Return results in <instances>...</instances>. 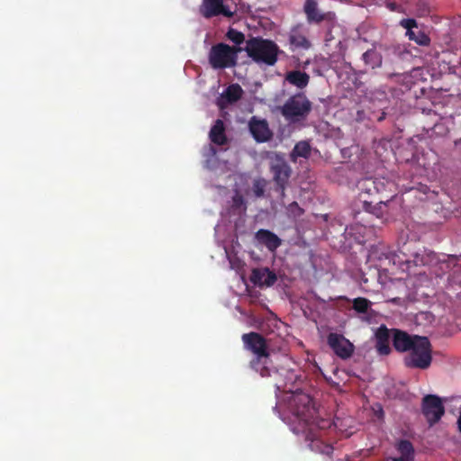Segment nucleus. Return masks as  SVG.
<instances>
[{
    "instance_id": "nucleus-36",
    "label": "nucleus",
    "mask_w": 461,
    "mask_h": 461,
    "mask_svg": "<svg viewBox=\"0 0 461 461\" xmlns=\"http://www.w3.org/2000/svg\"><path fill=\"white\" fill-rule=\"evenodd\" d=\"M290 208H297L298 210H301V208L299 207L298 203L296 202H293L291 204H290Z\"/></svg>"
},
{
    "instance_id": "nucleus-15",
    "label": "nucleus",
    "mask_w": 461,
    "mask_h": 461,
    "mask_svg": "<svg viewBox=\"0 0 461 461\" xmlns=\"http://www.w3.org/2000/svg\"><path fill=\"white\" fill-rule=\"evenodd\" d=\"M249 127L250 133L258 142H265L272 136L266 120H259L253 116L249 122Z\"/></svg>"
},
{
    "instance_id": "nucleus-31",
    "label": "nucleus",
    "mask_w": 461,
    "mask_h": 461,
    "mask_svg": "<svg viewBox=\"0 0 461 461\" xmlns=\"http://www.w3.org/2000/svg\"><path fill=\"white\" fill-rule=\"evenodd\" d=\"M311 447L312 449L318 450L322 454L330 456L333 452V447L329 444H324L320 440H312L311 443Z\"/></svg>"
},
{
    "instance_id": "nucleus-35",
    "label": "nucleus",
    "mask_w": 461,
    "mask_h": 461,
    "mask_svg": "<svg viewBox=\"0 0 461 461\" xmlns=\"http://www.w3.org/2000/svg\"><path fill=\"white\" fill-rule=\"evenodd\" d=\"M393 461H414V459L401 456L399 457L393 458Z\"/></svg>"
},
{
    "instance_id": "nucleus-9",
    "label": "nucleus",
    "mask_w": 461,
    "mask_h": 461,
    "mask_svg": "<svg viewBox=\"0 0 461 461\" xmlns=\"http://www.w3.org/2000/svg\"><path fill=\"white\" fill-rule=\"evenodd\" d=\"M199 13L205 19L219 15L232 18L235 14L228 5H224V0H203L199 6Z\"/></svg>"
},
{
    "instance_id": "nucleus-2",
    "label": "nucleus",
    "mask_w": 461,
    "mask_h": 461,
    "mask_svg": "<svg viewBox=\"0 0 461 461\" xmlns=\"http://www.w3.org/2000/svg\"><path fill=\"white\" fill-rule=\"evenodd\" d=\"M243 50L256 63H264L268 66H274L276 63L279 53L278 46L274 41L259 37L248 40Z\"/></svg>"
},
{
    "instance_id": "nucleus-8",
    "label": "nucleus",
    "mask_w": 461,
    "mask_h": 461,
    "mask_svg": "<svg viewBox=\"0 0 461 461\" xmlns=\"http://www.w3.org/2000/svg\"><path fill=\"white\" fill-rule=\"evenodd\" d=\"M421 411L429 426H433L444 415L445 407L438 395L427 394L422 399Z\"/></svg>"
},
{
    "instance_id": "nucleus-37",
    "label": "nucleus",
    "mask_w": 461,
    "mask_h": 461,
    "mask_svg": "<svg viewBox=\"0 0 461 461\" xmlns=\"http://www.w3.org/2000/svg\"><path fill=\"white\" fill-rule=\"evenodd\" d=\"M457 427H458V430L461 432V412L457 419Z\"/></svg>"
},
{
    "instance_id": "nucleus-13",
    "label": "nucleus",
    "mask_w": 461,
    "mask_h": 461,
    "mask_svg": "<svg viewBox=\"0 0 461 461\" xmlns=\"http://www.w3.org/2000/svg\"><path fill=\"white\" fill-rule=\"evenodd\" d=\"M249 279L254 285L269 287L276 282L277 276L268 267H258L252 269Z\"/></svg>"
},
{
    "instance_id": "nucleus-1",
    "label": "nucleus",
    "mask_w": 461,
    "mask_h": 461,
    "mask_svg": "<svg viewBox=\"0 0 461 461\" xmlns=\"http://www.w3.org/2000/svg\"><path fill=\"white\" fill-rule=\"evenodd\" d=\"M242 341L245 348L255 354L249 364L253 370L262 377H269L277 373V368L273 365L267 352V341L261 334L254 331L245 333L242 335Z\"/></svg>"
},
{
    "instance_id": "nucleus-19",
    "label": "nucleus",
    "mask_w": 461,
    "mask_h": 461,
    "mask_svg": "<svg viewBox=\"0 0 461 461\" xmlns=\"http://www.w3.org/2000/svg\"><path fill=\"white\" fill-rule=\"evenodd\" d=\"M210 140L216 145L221 146L227 143L224 122L217 119L210 131Z\"/></svg>"
},
{
    "instance_id": "nucleus-4",
    "label": "nucleus",
    "mask_w": 461,
    "mask_h": 461,
    "mask_svg": "<svg viewBox=\"0 0 461 461\" xmlns=\"http://www.w3.org/2000/svg\"><path fill=\"white\" fill-rule=\"evenodd\" d=\"M279 109L287 122L294 123L306 120L312 104L303 93H297L290 96Z\"/></svg>"
},
{
    "instance_id": "nucleus-21",
    "label": "nucleus",
    "mask_w": 461,
    "mask_h": 461,
    "mask_svg": "<svg viewBox=\"0 0 461 461\" xmlns=\"http://www.w3.org/2000/svg\"><path fill=\"white\" fill-rule=\"evenodd\" d=\"M289 43L292 47V50L296 49L308 50L312 46L306 36L298 30H292L289 35Z\"/></svg>"
},
{
    "instance_id": "nucleus-23",
    "label": "nucleus",
    "mask_w": 461,
    "mask_h": 461,
    "mask_svg": "<svg viewBox=\"0 0 461 461\" xmlns=\"http://www.w3.org/2000/svg\"><path fill=\"white\" fill-rule=\"evenodd\" d=\"M363 208L366 212H368L375 215L377 218H382L384 214L386 212L387 203L382 201H363Z\"/></svg>"
},
{
    "instance_id": "nucleus-34",
    "label": "nucleus",
    "mask_w": 461,
    "mask_h": 461,
    "mask_svg": "<svg viewBox=\"0 0 461 461\" xmlns=\"http://www.w3.org/2000/svg\"><path fill=\"white\" fill-rule=\"evenodd\" d=\"M314 424H315V422H314V423H312V424H311V425L306 426V425L303 422V428H302V429H301V432L305 433V432H306L307 428H308V429H311V426H312V425H314ZM294 431L295 433H299V432H300V430H299V429H298V430L294 429Z\"/></svg>"
},
{
    "instance_id": "nucleus-20",
    "label": "nucleus",
    "mask_w": 461,
    "mask_h": 461,
    "mask_svg": "<svg viewBox=\"0 0 461 461\" xmlns=\"http://www.w3.org/2000/svg\"><path fill=\"white\" fill-rule=\"evenodd\" d=\"M285 80L297 88H305L310 81V76L301 70H292L286 73Z\"/></svg>"
},
{
    "instance_id": "nucleus-29",
    "label": "nucleus",
    "mask_w": 461,
    "mask_h": 461,
    "mask_svg": "<svg viewBox=\"0 0 461 461\" xmlns=\"http://www.w3.org/2000/svg\"><path fill=\"white\" fill-rule=\"evenodd\" d=\"M267 185V182L264 178H257L252 184V192L257 198H261L265 195V191Z\"/></svg>"
},
{
    "instance_id": "nucleus-26",
    "label": "nucleus",
    "mask_w": 461,
    "mask_h": 461,
    "mask_svg": "<svg viewBox=\"0 0 461 461\" xmlns=\"http://www.w3.org/2000/svg\"><path fill=\"white\" fill-rule=\"evenodd\" d=\"M422 257H428L426 249L415 252L411 255V258L405 260L407 270L411 271V268L414 267H421Z\"/></svg>"
},
{
    "instance_id": "nucleus-25",
    "label": "nucleus",
    "mask_w": 461,
    "mask_h": 461,
    "mask_svg": "<svg viewBox=\"0 0 461 461\" xmlns=\"http://www.w3.org/2000/svg\"><path fill=\"white\" fill-rule=\"evenodd\" d=\"M243 94V90L239 84H232L229 86L224 91L223 97L228 103L233 104L239 101Z\"/></svg>"
},
{
    "instance_id": "nucleus-18",
    "label": "nucleus",
    "mask_w": 461,
    "mask_h": 461,
    "mask_svg": "<svg viewBox=\"0 0 461 461\" xmlns=\"http://www.w3.org/2000/svg\"><path fill=\"white\" fill-rule=\"evenodd\" d=\"M256 239L271 251H275L281 245V240L275 233L267 230L261 229L258 230Z\"/></svg>"
},
{
    "instance_id": "nucleus-10",
    "label": "nucleus",
    "mask_w": 461,
    "mask_h": 461,
    "mask_svg": "<svg viewBox=\"0 0 461 461\" xmlns=\"http://www.w3.org/2000/svg\"><path fill=\"white\" fill-rule=\"evenodd\" d=\"M327 343L335 355L341 359H348L354 353V345L342 334L330 332L327 337Z\"/></svg>"
},
{
    "instance_id": "nucleus-11",
    "label": "nucleus",
    "mask_w": 461,
    "mask_h": 461,
    "mask_svg": "<svg viewBox=\"0 0 461 461\" xmlns=\"http://www.w3.org/2000/svg\"><path fill=\"white\" fill-rule=\"evenodd\" d=\"M303 12L306 15L308 23H321L323 21H330L334 18L331 12L321 13L318 8V0H305L303 5Z\"/></svg>"
},
{
    "instance_id": "nucleus-6",
    "label": "nucleus",
    "mask_w": 461,
    "mask_h": 461,
    "mask_svg": "<svg viewBox=\"0 0 461 461\" xmlns=\"http://www.w3.org/2000/svg\"><path fill=\"white\" fill-rule=\"evenodd\" d=\"M270 172L275 184L274 190L278 193L280 201H283L285 197V190L289 185L292 168L285 158L276 156L271 162Z\"/></svg>"
},
{
    "instance_id": "nucleus-28",
    "label": "nucleus",
    "mask_w": 461,
    "mask_h": 461,
    "mask_svg": "<svg viewBox=\"0 0 461 461\" xmlns=\"http://www.w3.org/2000/svg\"><path fill=\"white\" fill-rule=\"evenodd\" d=\"M372 303L365 297H357L353 300L352 308L358 313H366Z\"/></svg>"
},
{
    "instance_id": "nucleus-33",
    "label": "nucleus",
    "mask_w": 461,
    "mask_h": 461,
    "mask_svg": "<svg viewBox=\"0 0 461 461\" xmlns=\"http://www.w3.org/2000/svg\"><path fill=\"white\" fill-rule=\"evenodd\" d=\"M427 256L428 257H422L421 267H434L435 263L438 262V255L435 252L427 249Z\"/></svg>"
},
{
    "instance_id": "nucleus-32",
    "label": "nucleus",
    "mask_w": 461,
    "mask_h": 461,
    "mask_svg": "<svg viewBox=\"0 0 461 461\" xmlns=\"http://www.w3.org/2000/svg\"><path fill=\"white\" fill-rule=\"evenodd\" d=\"M226 36L230 41H231L236 45H240L245 41L244 34L233 28H230L228 30Z\"/></svg>"
},
{
    "instance_id": "nucleus-12",
    "label": "nucleus",
    "mask_w": 461,
    "mask_h": 461,
    "mask_svg": "<svg viewBox=\"0 0 461 461\" xmlns=\"http://www.w3.org/2000/svg\"><path fill=\"white\" fill-rule=\"evenodd\" d=\"M419 335H410L400 330H393V346L394 349L400 353L408 352L413 348L418 341Z\"/></svg>"
},
{
    "instance_id": "nucleus-5",
    "label": "nucleus",
    "mask_w": 461,
    "mask_h": 461,
    "mask_svg": "<svg viewBox=\"0 0 461 461\" xmlns=\"http://www.w3.org/2000/svg\"><path fill=\"white\" fill-rule=\"evenodd\" d=\"M417 342L404 357L403 363L408 368L428 369L432 363V345L427 337L417 338Z\"/></svg>"
},
{
    "instance_id": "nucleus-22",
    "label": "nucleus",
    "mask_w": 461,
    "mask_h": 461,
    "mask_svg": "<svg viewBox=\"0 0 461 461\" xmlns=\"http://www.w3.org/2000/svg\"><path fill=\"white\" fill-rule=\"evenodd\" d=\"M311 155V146L308 141L302 140L295 144L291 154L290 158L293 162H296L299 158H308Z\"/></svg>"
},
{
    "instance_id": "nucleus-16",
    "label": "nucleus",
    "mask_w": 461,
    "mask_h": 461,
    "mask_svg": "<svg viewBox=\"0 0 461 461\" xmlns=\"http://www.w3.org/2000/svg\"><path fill=\"white\" fill-rule=\"evenodd\" d=\"M390 330L382 325L375 332V348L379 355L386 356L391 352L389 345Z\"/></svg>"
},
{
    "instance_id": "nucleus-30",
    "label": "nucleus",
    "mask_w": 461,
    "mask_h": 461,
    "mask_svg": "<svg viewBox=\"0 0 461 461\" xmlns=\"http://www.w3.org/2000/svg\"><path fill=\"white\" fill-rule=\"evenodd\" d=\"M231 209L234 212H237L238 213L243 212L247 209L244 197L238 192L232 197Z\"/></svg>"
},
{
    "instance_id": "nucleus-3",
    "label": "nucleus",
    "mask_w": 461,
    "mask_h": 461,
    "mask_svg": "<svg viewBox=\"0 0 461 461\" xmlns=\"http://www.w3.org/2000/svg\"><path fill=\"white\" fill-rule=\"evenodd\" d=\"M242 50L240 46L231 47L223 42L214 44L208 53L209 64L213 69L234 68L238 63V53Z\"/></svg>"
},
{
    "instance_id": "nucleus-17",
    "label": "nucleus",
    "mask_w": 461,
    "mask_h": 461,
    "mask_svg": "<svg viewBox=\"0 0 461 461\" xmlns=\"http://www.w3.org/2000/svg\"><path fill=\"white\" fill-rule=\"evenodd\" d=\"M461 260V254L459 256H456V255H448L447 258H443V259H440L438 258V263H435V268H438V269H435L433 271V273L437 276H440L441 275H443L444 273L456 267V268H461V266H459L457 264V262Z\"/></svg>"
},
{
    "instance_id": "nucleus-27",
    "label": "nucleus",
    "mask_w": 461,
    "mask_h": 461,
    "mask_svg": "<svg viewBox=\"0 0 461 461\" xmlns=\"http://www.w3.org/2000/svg\"><path fill=\"white\" fill-rule=\"evenodd\" d=\"M396 447L402 456L414 459V447L411 441L407 439H401Z\"/></svg>"
},
{
    "instance_id": "nucleus-7",
    "label": "nucleus",
    "mask_w": 461,
    "mask_h": 461,
    "mask_svg": "<svg viewBox=\"0 0 461 461\" xmlns=\"http://www.w3.org/2000/svg\"><path fill=\"white\" fill-rule=\"evenodd\" d=\"M294 414L306 426L316 421L317 411L312 399L308 394H298L294 399Z\"/></svg>"
},
{
    "instance_id": "nucleus-24",
    "label": "nucleus",
    "mask_w": 461,
    "mask_h": 461,
    "mask_svg": "<svg viewBox=\"0 0 461 461\" xmlns=\"http://www.w3.org/2000/svg\"><path fill=\"white\" fill-rule=\"evenodd\" d=\"M362 59L366 65L371 68H379L382 65V56L375 50H368L363 55Z\"/></svg>"
},
{
    "instance_id": "nucleus-14",
    "label": "nucleus",
    "mask_w": 461,
    "mask_h": 461,
    "mask_svg": "<svg viewBox=\"0 0 461 461\" xmlns=\"http://www.w3.org/2000/svg\"><path fill=\"white\" fill-rule=\"evenodd\" d=\"M402 27L407 30L406 35L409 40L415 41L420 46H428L430 42L429 37L422 31H413V28H417L418 24L416 20L409 18L402 19L400 22Z\"/></svg>"
}]
</instances>
